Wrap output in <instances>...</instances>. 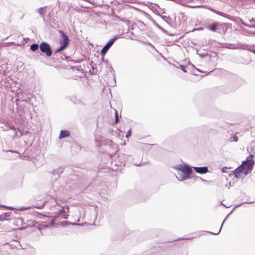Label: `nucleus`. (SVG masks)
Instances as JSON below:
<instances>
[{
    "label": "nucleus",
    "instance_id": "f257e3e1",
    "mask_svg": "<svg viewBox=\"0 0 255 255\" xmlns=\"http://www.w3.org/2000/svg\"><path fill=\"white\" fill-rule=\"evenodd\" d=\"M192 172L191 167L187 164H185L183 169L180 173L178 172V176H176V177L179 181L189 179Z\"/></svg>",
    "mask_w": 255,
    "mask_h": 255
},
{
    "label": "nucleus",
    "instance_id": "f03ea898",
    "mask_svg": "<svg viewBox=\"0 0 255 255\" xmlns=\"http://www.w3.org/2000/svg\"><path fill=\"white\" fill-rule=\"evenodd\" d=\"M55 204L53 205V208L54 209L57 208V213L53 216L54 218H57L60 217V218L67 219L68 215L65 213V207L60 206L57 203L54 201Z\"/></svg>",
    "mask_w": 255,
    "mask_h": 255
},
{
    "label": "nucleus",
    "instance_id": "7ed1b4c3",
    "mask_svg": "<svg viewBox=\"0 0 255 255\" xmlns=\"http://www.w3.org/2000/svg\"><path fill=\"white\" fill-rule=\"evenodd\" d=\"M253 157V155L251 154L250 156L247 158V161H243L241 164L244 165V167L246 170L244 172L246 173V174H249L253 168L255 161L252 159Z\"/></svg>",
    "mask_w": 255,
    "mask_h": 255
},
{
    "label": "nucleus",
    "instance_id": "20e7f679",
    "mask_svg": "<svg viewBox=\"0 0 255 255\" xmlns=\"http://www.w3.org/2000/svg\"><path fill=\"white\" fill-rule=\"evenodd\" d=\"M39 49L40 51L45 53L47 57H50L52 54L51 46L47 42H42L39 45Z\"/></svg>",
    "mask_w": 255,
    "mask_h": 255
},
{
    "label": "nucleus",
    "instance_id": "39448f33",
    "mask_svg": "<svg viewBox=\"0 0 255 255\" xmlns=\"http://www.w3.org/2000/svg\"><path fill=\"white\" fill-rule=\"evenodd\" d=\"M60 35V39L59 40L60 45H62L66 47H67L69 44V38L68 35L62 30H58Z\"/></svg>",
    "mask_w": 255,
    "mask_h": 255
},
{
    "label": "nucleus",
    "instance_id": "423d86ee",
    "mask_svg": "<svg viewBox=\"0 0 255 255\" xmlns=\"http://www.w3.org/2000/svg\"><path fill=\"white\" fill-rule=\"evenodd\" d=\"M245 171H246V170L244 167V165H241L234 170V174L235 177L237 178H244L245 176L248 175L244 172Z\"/></svg>",
    "mask_w": 255,
    "mask_h": 255
},
{
    "label": "nucleus",
    "instance_id": "0eeeda50",
    "mask_svg": "<svg viewBox=\"0 0 255 255\" xmlns=\"http://www.w3.org/2000/svg\"><path fill=\"white\" fill-rule=\"evenodd\" d=\"M117 39V37L116 36H114L111 39L102 49L101 51V55L103 56L102 60H104V56Z\"/></svg>",
    "mask_w": 255,
    "mask_h": 255
},
{
    "label": "nucleus",
    "instance_id": "6e6552de",
    "mask_svg": "<svg viewBox=\"0 0 255 255\" xmlns=\"http://www.w3.org/2000/svg\"><path fill=\"white\" fill-rule=\"evenodd\" d=\"M229 25L230 24L227 23H220L218 22V32L225 34L227 32Z\"/></svg>",
    "mask_w": 255,
    "mask_h": 255
},
{
    "label": "nucleus",
    "instance_id": "1a4fd4ad",
    "mask_svg": "<svg viewBox=\"0 0 255 255\" xmlns=\"http://www.w3.org/2000/svg\"><path fill=\"white\" fill-rule=\"evenodd\" d=\"M196 172L200 174H206L209 172V169L207 166L202 167H193Z\"/></svg>",
    "mask_w": 255,
    "mask_h": 255
},
{
    "label": "nucleus",
    "instance_id": "9d476101",
    "mask_svg": "<svg viewBox=\"0 0 255 255\" xmlns=\"http://www.w3.org/2000/svg\"><path fill=\"white\" fill-rule=\"evenodd\" d=\"M70 135V132L68 130H63L60 131L59 135V138H63L68 137Z\"/></svg>",
    "mask_w": 255,
    "mask_h": 255
},
{
    "label": "nucleus",
    "instance_id": "9b49d317",
    "mask_svg": "<svg viewBox=\"0 0 255 255\" xmlns=\"http://www.w3.org/2000/svg\"><path fill=\"white\" fill-rule=\"evenodd\" d=\"M218 22H214V23H212L211 25H210L209 26V27H208L209 29H210V30L213 31H217L218 32Z\"/></svg>",
    "mask_w": 255,
    "mask_h": 255
},
{
    "label": "nucleus",
    "instance_id": "f8f14e48",
    "mask_svg": "<svg viewBox=\"0 0 255 255\" xmlns=\"http://www.w3.org/2000/svg\"><path fill=\"white\" fill-rule=\"evenodd\" d=\"M215 13H216V14L220 15V16H223L224 17H226L227 18H228V19H230V17H231V15L226 13H224V12H221V11H218V10H214L213 11Z\"/></svg>",
    "mask_w": 255,
    "mask_h": 255
},
{
    "label": "nucleus",
    "instance_id": "ddd939ff",
    "mask_svg": "<svg viewBox=\"0 0 255 255\" xmlns=\"http://www.w3.org/2000/svg\"><path fill=\"white\" fill-rule=\"evenodd\" d=\"M39 47V46L38 45V44L33 43L30 45V49L31 51L35 52V51L38 50Z\"/></svg>",
    "mask_w": 255,
    "mask_h": 255
},
{
    "label": "nucleus",
    "instance_id": "4468645a",
    "mask_svg": "<svg viewBox=\"0 0 255 255\" xmlns=\"http://www.w3.org/2000/svg\"><path fill=\"white\" fill-rule=\"evenodd\" d=\"M45 7H46V6H45V7H41L37 9V12L40 14V15L43 18H44V15H45V11H44V10H43V9Z\"/></svg>",
    "mask_w": 255,
    "mask_h": 255
},
{
    "label": "nucleus",
    "instance_id": "2eb2a0df",
    "mask_svg": "<svg viewBox=\"0 0 255 255\" xmlns=\"http://www.w3.org/2000/svg\"><path fill=\"white\" fill-rule=\"evenodd\" d=\"M10 214H11L10 212H6V213H3L1 215H0V219H2L1 221L4 220H5L6 218L10 217Z\"/></svg>",
    "mask_w": 255,
    "mask_h": 255
},
{
    "label": "nucleus",
    "instance_id": "dca6fc26",
    "mask_svg": "<svg viewBox=\"0 0 255 255\" xmlns=\"http://www.w3.org/2000/svg\"><path fill=\"white\" fill-rule=\"evenodd\" d=\"M184 167V165L178 164L174 167V168L178 170V172H181Z\"/></svg>",
    "mask_w": 255,
    "mask_h": 255
},
{
    "label": "nucleus",
    "instance_id": "f3484780",
    "mask_svg": "<svg viewBox=\"0 0 255 255\" xmlns=\"http://www.w3.org/2000/svg\"><path fill=\"white\" fill-rule=\"evenodd\" d=\"M184 167V165L178 164L174 167V168L178 170V172H181Z\"/></svg>",
    "mask_w": 255,
    "mask_h": 255
},
{
    "label": "nucleus",
    "instance_id": "a211bd4d",
    "mask_svg": "<svg viewBox=\"0 0 255 255\" xmlns=\"http://www.w3.org/2000/svg\"><path fill=\"white\" fill-rule=\"evenodd\" d=\"M67 47H65L64 46L62 45H60V47L57 48L55 51V53H58V52H59L60 51H62L64 50H65Z\"/></svg>",
    "mask_w": 255,
    "mask_h": 255
},
{
    "label": "nucleus",
    "instance_id": "6ab92c4d",
    "mask_svg": "<svg viewBox=\"0 0 255 255\" xmlns=\"http://www.w3.org/2000/svg\"><path fill=\"white\" fill-rule=\"evenodd\" d=\"M242 23L245 26H247L249 28H255V24H248L246 23L245 22H244L242 20Z\"/></svg>",
    "mask_w": 255,
    "mask_h": 255
},
{
    "label": "nucleus",
    "instance_id": "aec40b11",
    "mask_svg": "<svg viewBox=\"0 0 255 255\" xmlns=\"http://www.w3.org/2000/svg\"><path fill=\"white\" fill-rule=\"evenodd\" d=\"M115 121L116 124L118 123L119 122V118L118 114V111L116 110H115Z\"/></svg>",
    "mask_w": 255,
    "mask_h": 255
},
{
    "label": "nucleus",
    "instance_id": "412c9836",
    "mask_svg": "<svg viewBox=\"0 0 255 255\" xmlns=\"http://www.w3.org/2000/svg\"><path fill=\"white\" fill-rule=\"evenodd\" d=\"M179 68H180V69L181 70H182L184 72H185V73H187V71H186V67H185V66L183 65H180L179 66Z\"/></svg>",
    "mask_w": 255,
    "mask_h": 255
},
{
    "label": "nucleus",
    "instance_id": "4be33fe9",
    "mask_svg": "<svg viewBox=\"0 0 255 255\" xmlns=\"http://www.w3.org/2000/svg\"><path fill=\"white\" fill-rule=\"evenodd\" d=\"M0 207H3V208H6V209H9V210H13L14 208L13 207H10V206H5V205H0Z\"/></svg>",
    "mask_w": 255,
    "mask_h": 255
},
{
    "label": "nucleus",
    "instance_id": "5701e85b",
    "mask_svg": "<svg viewBox=\"0 0 255 255\" xmlns=\"http://www.w3.org/2000/svg\"><path fill=\"white\" fill-rule=\"evenodd\" d=\"M131 135V129H129L126 135L127 138H128Z\"/></svg>",
    "mask_w": 255,
    "mask_h": 255
},
{
    "label": "nucleus",
    "instance_id": "b1692460",
    "mask_svg": "<svg viewBox=\"0 0 255 255\" xmlns=\"http://www.w3.org/2000/svg\"><path fill=\"white\" fill-rule=\"evenodd\" d=\"M222 226H221V228L220 229L219 231L217 233H212V232H208V233H210V234L217 235H218L220 233V231H221V230L222 229Z\"/></svg>",
    "mask_w": 255,
    "mask_h": 255
},
{
    "label": "nucleus",
    "instance_id": "393cba45",
    "mask_svg": "<svg viewBox=\"0 0 255 255\" xmlns=\"http://www.w3.org/2000/svg\"><path fill=\"white\" fill-rule=\"evenodd\" d=\"M14 44V42H7V43H5L4 44L5 46H9L10 45H12Z\"/></svg>",
    "mask_w": 255,
    "mask_h": 255
},
{
    "label": "nucleus",
    "instance_id": "a878e982",
    "mask_svg": "<svg viewBox=\"0 0 255 255\" xmlns=\"http://www.w3.org/2000/svg\"><path fill=\"white\" fill-rule=\"evenodd\" d=\"M46 204V202L44 203L43 204H42V205H41V206H35V208H39V209H41L42 208H43L44 207V206Z\"/></svg>",
    "mask_w": 255,
    "mask_h": 255
},
{
    "label": "nucleus",
    "instance_id": "bb28decb",
    "mask_svg": "<svg viewBox=\"0 0 255 255\" xmlns=\"http://www.w3.org/2000/svg\"><path fill=\"white\" fill-rule=\"evenodd\" d=\"M6 152H11V153H18V152L16 151H14V150H6Z\"/></svg>",
    "mask_w": 255,
    "mask_h": 255
},
{
    "label": "nucleus",
    "instance_id": "cd10ccee",
    "mask_svg": "<svg viewBox=\"0 0 255 255\" xmlns=\"http://www.w3.org/2000/svg\"><path fill=\"white\" fill-rule=\"evenodd\" d=\"M145 164V162H143L142 163H140V164H135V165L137 166H140L141 165H144Z\"/></svg>",
    "mask_w": 255,
    "mask_h": 255
},
{
    "label": "nucleus",
    "instance_id": "c85d7f7f",
    "mask_svg": "<svg viewBox=\"0 0 255 255\" xmlns=\"http://www.w3.org/2000/svg\"><path fill=\"white\" fill-rule=\"evenodd\" d=\"M227 169V167H224L223 168H222V171L223 172H226V169Z\"/></svg>",
    "mask_w": 255,
    "mask_h": 255
},
{
    "label": "nucleus",
    "instance_id": "c756f323",
    "mask_svg": "<svg viewBox=\"0 0 255 255\" xmlns=\"http://www.w3.org/2000/svg\"><path fill=\"white\" fill-rule=\"evenodd\" d=\"M249 21L250 22H255V19L254 18H252L251 19H249Z\"/></svg>",
    "mask_w": 255,
    "mask_h": 255
},
{
    "label": "nucleus",
    "instance_id": "7c9ffc66",
    "mask_svg": "<svg viewBox=\"0 0 255 255\" xmlns=\"http://www.w3.org/2000/svg\"><path fill=\"white\" fill-rule=\"evenodd\" d=\"M228 217H229V215H227V216L226 217V218L225 219V220L223 221V223H222V226H223V224L224 223V222H225V220H226V219L228 218Z\"/></svg>",
    "mask_w": 255,
    "mask_h": 255
},
{
    "label": "nucleus",
    "instance_id": "2f4dec72",
    "mask_svg": "<svg viewBox=\"0 0 255 255\" xmlns=\"http://www.w3.org/2000/svg\"><path fill=\"white\" fill-rule=\"evenodd\" d=\"M200 179L203 181V182H207V181L206 180H205V179H202L201 177H200Z\"/></svg>",
    "mask_w": 255,
    "mask_h": 255
},
{
    "label": "nucleus",
    "instance_id": "473e14b6",
    "mask_svg": "<svg viewBox=\"0 0 255 255\" xmlns=\"http://www.w3.org/2000/svg\"><path fill=\"white\" fill-rule=\"evenodd\" d=\"M91 66H92V70L93 71V72H94V70H95V67L94 66H93L92 65H91Z\"/></svg>",
    "mask_w": 255,
    "mask_h": 255
},
{
    "label": "nucleus",
    "instance_id": "72a5a7b5",
    "mask_svg": "<svg viewBox=\"0 0 255 255\" xmlns=\"http://www.w3.org/2000/svg\"><path fill=\"white\" fill-rule=\"evenodd\" d=\"M237 139H238V137H237V136H235V137H234V140H235V141H237Z\"/></svg>",
    "mask_w": 255,
    "mask_h": 255
},
{
    "label": "nucleus",
    "instance_id": "f704fd0d",
    "mask_svg": "<svg viewBox=\"0 0 255 255\" xmlns=\"http://www.w3.org/2000/svg\"><path fill=\"white\" fill-rule=\"evenodd\" d=\"M148 45L151 46L152 47H153V48L155 49L154 47L151 43H148Z\"/></svg>",
    "mask_w": 255,
    "mask_h": 255
},
{
    "label": "nucleus",
    "instance_id": "c9c22d12",
    "mask_svg": "<svg viewBox=\"0 0 255 255\" xmlns=\"http://www.w3.org/2000/svg\"><path fill=\"white\" fill-rule=\"evenodd\" d=\"M66 208L67 209V211L69 212V207L67 206H66Z\"/></svg>",
    "mask_w": 255,
    "mask_h": 255
},
{
    "label": "nucleus",
    "instance_id": "e433bc0d",
    "mask_svg": "<svg viewBox=\"0 0 255 255\" xmlns=\"http://www.w3.org/2000/svg\"><path fill=\"white\" fill-rule=\"evenodd\" d=\"M81 6L82 7H84V8H88L89 7L88 6H83V5H81Z\"/></svg>",
    "mask_w": 255,
    "mask_h": 255
},
{
    "label": "nucleus",
    "instance_id": "4c0bfd02",
    "mask_svg": "<svg viewBox=\"0 0 255 255\" xmlns=\"http://www.w3.org/2000/svg\"><path fill=\"white\" fill-rule=\"evenodd\" d=\"M252 52L253 53H254L255 54V50H252Z\"/></svg>",
    "mask_w": 255,
    "mask_h": 255
},
{
    "label": "nucleus",
    "instance_id": "58836bf2",
    "mask_svg": "<svg viewBox=\"0 0 255 255\" xmlns=\"http://www.w3.org/2000/svg\"><path fill=\"white\" fill-rule=\"evenodd\" d=\"M59 170H60V172L62 173V169H59Z\"/></svg>",
    "mask_w": 255,
    "mask_h": 255
},
{
    "label": "nucleus",
    "instance_id": "ea45409f",
    "mask_svg": "<svg viewBox=\"0 0 255 255\" xmlns=\"http://www.w3.org/2000/svg\"><path fill=\"white\" fill-rule=\"evenodd\" d=\"M191 65L192 67H194V66L193 65L191 64Z\"/></svg>",
    "mask_w": 255,
    "mask_h": 255
},
{
    "label": "nucleus",
    "instance_id": "a19ab883",
    "mask_svg": "<svg viewBox=\"0 0 255 255\" xmlns=\"http://www.w3.org/2000/svg\"><path fill=\"white\" fill-rule=\"evenodd\" d=\"M226 187H228V184H226Z\"/></svg>",
    "mask_w": 255,
    "mask_h": 255
},
{
    "label": "nucleus",
    "instance_id": "79ce46f5",
    "mask_svg": "<svg viewBox=\"0 0 255 255\" xmlns=\"http://www.w3.org/2000/svg\"><path fill=\"white\" fill-rule=\"evenodd\" d=\"M232 213V212H231V213H230V214H229V215H230V214H231V213Z\"/></svg>",
    "mask_w": 255,
    "mask_h": 255
},
{
    "label": "nucleus",
    "instance_id": "37998d69",
    "mask_svg": "<svg viewBox=\"0 0 255 255\" xmlns=\"http://www.w3.org/2000/svg\"><path fill=\"white\" fill-rule=\"evenodd\" d=\"M91 64L93 63V61H91Z\"/></svg>",
    "mask_w": 255,
    "mask_h": 255
},
{
    "label": "nucleus",
    "instance_id": "c03bdc74",
    "mask_svg": "<svg viewBox=\"0 0 255 255\" xmlns=\"http://www.w3.org/2000/svg\"><path fill=\"white\" fill-rule=\"evenodd\" d=\"M1 220H2L1 219H0V221Z\"/></svg>",
    "mask_w": 255,
    "mask_h": 255
},
{
    "label": "nucleus",
    "instance_id": "a18cd8bd",
    "mask_svg": "<svg viewBox=\"0 0 255 255\" xmlns=\"http://www.w3.org/2000/svg\"><path fill=\"white\" fill-rule=\"evenodd\" d=\"M254 1H255V0H254Z\"/></svg>",
    "mask_w": 255,
    "mask_h": 255
}]
</instances>
